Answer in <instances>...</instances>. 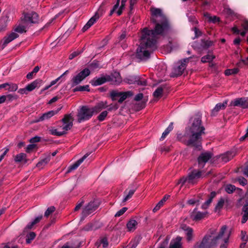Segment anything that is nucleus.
<instances>
[{
	"label": "nucleus",
	"instance_id": "nucleus-1",
	"mask_svg": "<svg viewBox=\"0 0 248 248\" xmlns=\"http://www.w3.org/2000/svg\"><path fill=\"white\" fill-rule=\"evenodd\" d=\"M150 11L151 20L155 26L154 30L144 28L141 32L140 46L137 49V56L141 59L148 58L155 48L158 35L165 36L171 31L169 21L161 9L152 7Z\"/></svg>",
	"mask_w": 248,
	"mask_h": 248
},
{
	"label": "nucleus",
	"instance_id": "nucleus-2",
	"mask_svg": "<svg viewBox=\"0 0 248 248\" xmlns=\"http://www.w3.org/2000/svg\"><path fill=\"white\" fill-rule=\"evenodd\" d=\"M191 125L186 128L184 136L178 135V140L187 145H191L201 150L202 135L204 134V127L201 124L199 117L191 119Z\"/></svg>",
	"mask_w": 248,
	"mask_h": 248
},
{
	"label": "nucleus",
	"instance_id": "nucleus-3",
	"mask_svg": "<svg viewBox=\"0 0 248 248\" xmlns=\"http://www.w3.org/2000/svg\"><path fill=\"white\" fill-rule=\"evenodd\" d=\"M230 232L226 226H223L217 233L205 235L201 242L196 244L194 248H215L217 244L220 245V248H226Z\"/></svg>",
	"mask_w": 248,
	"mask_h": 248
},
{
	"label": "nucleus",
	"instance_id": "nucleus-4",
	"mask_svg": "<svg viewBox=\"0 0 248 248\" xmlns=\"http://www.w3.org/2000/svg\"><path fill=\"white\" fill-rule=\"evenodd\" d=\"M93 115V110L90 107L83 106L79 108L78 111L77 121L81 123L89 120Z\"/></svg>",
	"mask_w": 248,
	"mask_h": 248
},
{
	"label": "nucleus",
	"instance_id": "nucleus-5",
	"mask_svg": "<svg viewBox=\"0 0 248 248\" xmlns=\"http://www.w3.org/2000/svg\"><path fill=\"white\" fill-rule=\"evenodd\" d=\"M201 176L202 171L194 170L189 173L187 177L182 178L179 180V184H182V185L186 184L187 185H194L197 182Z\"/></svg>",
	"mask_w": 248,
	"mask_h": 248
},
{
	"label": "nucleus",
	"instance_id": "nucleus-6",
	"mask_svg": "<svg viewBox=\"0 0 248 248\" xmlns=\"http://www.w3.org/2000/svg\"><path fill=\"white\" fill-rule=\"evenodd\" d=\"M190 59V58H186L178 62L171 72V77H174L181 75L185 70L186 63L189 62Z\"/></svg>",
	"mask_w": 248,
	"mask_h": 248
},
{
	"label": "nucleus",
	"instance_id": "nucleus-7",
	"mask_svg": "<svg viewBox=\"0 0 248 248\" xmlns=\"http://www.w3.org/2000/svg\"><path fill=\"white\" fill-rule=\"evenodd\" d=\"M99 205V202L97 200H93L90 202L83 209L81 219H84L86 217L93 212L98 208Z\"/></svg>",
	"mask_w": 248,
	"mask_h": 248
},
{
	"label": "nucleus",
	"instance_id": "nucleus-8",
	"mask_svg": "<svg viewBox=\"0 0 248 248\" xmlns=\"http://www.w3.org/2000/svg\"><path fill=\"white\" fill-rule=\"evenodd\" d=\"M73 121V115L71 113L64 116L62 119V124L60 126L61 130L63 132V134L72 127Z\"/></svg>",
	"mask_w": 248,
	"mask_h": 248
},
{
	"label": "nucleus",
	"instance_id": "nucleus-9",
	"mask_svg": "<svg viewBox=\"0 0 248 248\" xmlns=\"http://www.w3.org/2000/svg\"><path fill=\"white\" fill-rule=\"evenodd\" d=\"M90 74V71L88 68H85L82 71L74 76L71 79L72 86L79 84L84 78Z\"/></svg>",
	"mask_w": 248,
	"mask_h": 248
},
{
	"label": "nucleus",
	"instance_id": "nucleus-10",
	"mask_svg": "<svg viewBox=\"0 0 248 248\" xmlns=\"http://www.w3.org/2000/svg\"><path fill=\"white\" fill-rule=\"evenodd\" d=\"M124 81L129 84H137L139 85L145 86L146 85V80L143 79L139 76H129L126 77Z\"/></svg>",
	"mask_w": 248,
	"mask_h": 248
},
{
	"label": "nucleus",
	"instance_id": "nucleus-11",
	"mask_svg": "<svg viewBox=\"0 0 248 248\" xmlns=\"http://www.w3.org/2000/svg\"><path fill=\"white\" fill-rule=\"evenodd\" d=\"M38 21V16L35 12H30L26 13L24 15V18L22 20L24 24L36 23Z\"/></svg>",
	"mask_w": 248,
	"mask_h": 248
},
{
	"label": "nucleus",
	"instance_id": "nucleus-12",
	"mask_svg": "<svg viewBox=\"0 0 248 248\" xmlns=\"http://www.w3.org/2000/svg\"><path fill=\"white\" fill-rule=\"evenodd\" d=\"M212 44L213 42L210 41L202 40L200 42H194L192 46L194 49L201 51L203 49H207Z\"/></svg>",
	"mask_w": 248,
	"mask_h": 248
},
{
	"label": "nucleus",
	"instance_id": "nucleus-13",
	"mask_svg": "<svg viewBox=\"0 0 248 248\" xmlns=\"http://www.w3.org/2000/svg\"><path fill=\"white\" fill-rule=\"evenodd\" d=\"M212 154L209 152L202 153L198 159L199 167L203 168L205 164L212 157Z\"/></svg>",
	"mask_w": 248,
	"mask_h": 248
},
{
	"label": "nucleus",
	"instance_id": "nucleus-14",
	"mask_svg": "<svg viewBox=\"0 0 248 248\" xmlns=\"http://www.w3.org/2000/svg\"><path fill=\"white\" fill-rule=\"evenodd\" d=\"M18 37V35L15 32H13L11 33L8 36L5 37L1 41L0 44V47H1V49H3L7 45V44H8L14 39L17 38Z\"/></svg>",
	"mask_w": 248,
	"mask_h": 248
},
{
	"label": "nucleus",
	"instance_id": "nucleus-15",
	"mask_svg": "<svg viewBox=\"0 0 248 248\" xmlns=\"http://www.w3.org/2000/svg\"><path fill=\"white\" fill-rule=\"evenodd\" d=\"M120 0H117L116 3L113 6L112 9L110 11V15H112L113 13L116 12L118 16H120L122 13V11L124 9L126 0H122L121 5L119 7Z\"/></svg>",
	"mask_w": 248,
	"mask_h": 248
},
{
	"label": "nucleus",
	"instance_id": "nucleus-16",
	"mask_svg": "<svg viewBox=\"0 0 248 248\" xmlns=\"http://www.w3.org/2000/svg\"><path fill=\"white\" fill-rule=\"evenodd\" d=\"M111 95L113 97H119L118 102L119 103L123 102L128 96H132L133 93L131 92H127L124 93H121L117 92H112Z\"/></svg>",
	"mask_w": 248,
	"mask_h": 248
},
{
	"label": "nucleus",
	"instance_id": "nucleus-17",
	"mask_svg": "<svg viewBox=\"0 0 248 248\" xmlns=\"http://www.w3.org/2000/svg\"><path fill=\"white\" fill-rule=\"evenodd\" d=\"M108 81L111 82L112 84H119L122 81V78H121L119 73L117 72H114L109 76H107Z\"/></svg>",
	"mask_w": 248,
	"mask_h": 248
},
{
	"label": "nucleus",
	"instance_id": "nucleus-18",
	"mask_svg": "<svg viewBox=\"0 0 248 248\" xmlns=\"http://www.w3.org/2000/svg\"><path fill=\"white\" fill-rule=\"evenodd\" d=\"M233 106H237L242 108H248V97L236 98L233 101Z\"/></svg>",
	"mask_w": 248,
	"mask_h": 248
},
{
	"label": "nucleus",
	"instance_id": "nucleus-19",
	"mask_svg": "<svg viewBox=\"0 0 248 248\" xmlns=\"http://www.w3.org/2000/svg\"><path fill=\"white\" fill-rule=\"evenodd\" d=\"M207 214V212H201L197 211V208H195L191 213L190 217L194 220H200L205 217Z\"/></svg>",
	"mask_w": 248,
	"mask_h": 248
},
{
	"label": "nucleus",
	"instance_id": "nucleus-20",
	"mask_svg": "<svg viewBox=\"0 0 248 248\" xmlns=\"http://www.w3.org/2000/svg\"><path fill=\"white\" fill-rule=\"evenodd\" d=\"M182 237L177 236L171 240L169 248H183Z\"/></svg>",
	"mask_w": 248,
	"mask_h": 248
},
{
	"label": "nucleus",
	"instance_id": "nucleus-21",
	"mask_svg": "<svg viewBox=\"0 0 248 248\" xmlns=\"http://www.w3.org/2000/svg\"><path fill=\"white\" fill-rule=\"evenodd\" d=\"M227 101H225L222 103H219L217 104L214 108L211 111V115L212 116H216L218 112L223 109H224L227 105Z\"/></svg>",
	"mask_w": 248,
	"mask_h": 248
},
{
	"label": "nucleus",
	"instance_id": "nucleus-22",
	"mask_svg": "<svg viewBox=\"0 0 248 248\" xmlns=\"http://www.w3.org/2000/svg\"><path fill=\"white\" fill-rule=\"evenodd\" d=\"M181 228L185 232L187 241L188 242L191 241L193 237V231L192 229L186 225L182 226Z\"/></svg>",
	"mask_w": 248,
	"mask_h": 248
},
{
	"label": "nucleus",
	"instance_id": "nucleus-23",
	"mask_svg": "<svg viewBox=\"0 0 248 248\" xmlns=\"http://www.w3.org/2000/svg\"><path fill=\"white\" fill-rule=\"evenodd\" d=\"M107 81H108L107 76L96 77L91 81L90 83L93 86H97L104 84Z\"/></svg>",
	"mask_w": 248,
	"mask_h": 248
},
{
	"label": "nucleus",
	"instance_id": "nucleus-24",
	"mask_svg": "<svg viewBox=\"0 0 248 248\" xmlns=\"http://www.w3.org/2000/svg\"><path fill=\"white\" fill-rule=\"evenodd\" d=\"M89 154H86L82 158L78 159L76 163L69 167L67 170V172H70L71 171L76 170L81 164L83 161L89 156Z\"/></svg>",
	"mask_w": 248,
	"mask_h": 248
},
{
	"label": "nucleus",
	"instance_id": "nucleus-25",
	"mask_svg": "<svg viewBox=\"0 0 248 248\" xmlns=\"http://www.w3.org/2000/svg\"><path fill=\"white\" fill-rule=\"evenodd\" d=\"M41 83L42 80L37 79L27 85L26 87L28 92H30L33 91L36 88L39 87L41 84Z\"/></svg>",
	"mask_w": 248,
	"mask_h": 248
},
{
	"label": "nucleus",
	"instance_id": "nucleus-26",
	"mask_svg": "<svg viewBox=\"0 0 248 248\" xmlns=\"http://www.w3.org/2000/svg\"><path fill=\"white\" fill-rule=\"evenodd\" d=\"M99 17V15L98 14H95V15L91 18L86 25L83 27L82 31H87L96 21Z\"/></svg>",
	"mask_w": 248,
	"mask_h": 248
},
{
	"label": "nucleus",
	"instance_id": "nucleus-27",
	"mask_svg": "<svg viewBox=\"0 0 248 248\" xmlns=\"http://www.w3.org/2000/svg\"><path fill=\"white\" fill-rule=\"evenodd\" d=\"M107 107V105L106 102H100L94 107H92L91 108L93 110V114H94V113H97L100 112L103 109L106 108Z\"/></svg>",
	"mask_w": 248,
	"mask_h": 248
},
{
	"label": "nucleus",
	"instance_id": "nucleus-28",
	"mask_svg": "<svg viewBox=\"0 0 248 248\" xmlns=\"http://www.w3.org/2000/svg\"><path fill=\"white\" fill-rule=\"evenodd\" d=\"M57 111L51 110L45 113L38 118L37 121H43L44 120L48 119L54 116L57 113Z\"/></svg>",
	"mask_w": 248,
	"mask_h": 248
},
{
	"label": "nucleus",
	"instance_id": "nucleus-29",
	"mask_svg": "<svg viewBox=\"0 0 248 248\" xmlns=\"http://www.w3.org/2000/svg\"><path fill=\"white\" fill-rule=\"evenodd\" d=\"M216 195L217 193L216 192H212L209 196L208 199L202 205V208L203 209H207L212 202L213 199L216 197Z\"/></svg>",
	"mask_w": 248,
	"mask_h": 248
},
{
	"label": "nucleus",
	"instance_id": "nucleus-30",
	"mask_svg": "<svg viewBox=\"0 0 248 248\" xmlns=\"http://www.w3.org/2000/svg\"><path fill=\"white\" fill-rule=\"evenodd\" d=\"M204 16L208 22L216 23L219 21V18L216 16H211L209 14L206 13L204 14Z\"/></svg>",
	"mask_w": 248,
	"mask_h": 248
},
{
	"label": "nucleus",
	"instance_id": "nucleus-31",
	"mask_svg": "<svg viewBox=\"0 0 248 248\" xmlns=\"http://www.w3.org/2000/svg\"><path fill=\"white\" fill-rule=\"evenodd\" d=\"M242 223H245L248 219V205H245L242 208Z\"/></svg>",
	"mask_w": 248,
	"mask_h": 248
},
{
	"label": "nucleus",
	"instance_id": "nucleus-32",
	"mask_svg": "<svg viewBox=\"0 0 248 248\" xmlns=\"http://www.w3.org/2000/svg\"><path fill=\"white\" fill-rule=\"evenodd\" d=\"M231 155V152H228L226 153L219 155L217 157V159L220 162L226 163L230 159V156Z\"/></svg>",
	"mask_w": 248,
	"mask_h": 248
},
{
	"label": "nucleus",
	"instance_id": "nucleus-33",
	"mask_svg": "<svg viewBox=\"0 0 248 248\" xmlns=\"http://www.w3.org/2000/svg\"><path fill=\"white\" fill-rule=\"evenodd\" d=\"M27 155L24 153H20L15 156L14 160L16 162H20L21 161L27 162Z\"/></svg>",
	"mask_w": 248,
	"mask_h": 248
},
{
	"label": "nucleus",
	"instance_id": "nucleus-34",
	"mask_svg": "<svg viewBox=\"0 0 248 248\" xmlns=\"http://www.w3.org/2000/svg\"><path fill=\"white\" fill-rule=\"evenodd\" d=\"M138 225L137 222L134 219L130 220L127 223V228L129 231L135 230Z\"/></svg>",
	"mask_w": 248,
	"mask_h": 248
},
{
	"label": "nucleus",
	"instance_id": "nucleus-35",
	"mask_svg": "<svg viewBox=\"0 0 248 248\" xmlns=\"http://www.w3.org/2000/svg\"><path fill=\"white\" fill-rule=\"evenodd\" d=\"M169 197V195H165L164 197V198L157 204L155 207L153 209V212H155L157 210H158Z\"/></svg>",
	"mask_w": 248,
	"mask_h": 248
},
{
	"label": "nucleus",
	"instance_id": "nucleus-36",
	"mask_svg": "<svg viewBox=\"0 0 248 248\" xmlns=\"http://www.w3.org/2000/svg\"><path fill=\"white\" fill-rule=\"evenodd\" d=\"M42 216H40L36 217L31 222L27 225L25 229H31L35 224L38 223L42 219Z\"/></svg>",
	"mask_w": 248,
	"mask_h": 248
},
{
	"label": "nucleus",
	"instance_id": "nucleus-37",
	"mask_svg": "<svg viewBox=\"0 0 248 248\" xmlns=\"http://www.w3.org/2000/svg\"><path fill=\"white\" fill-rule=\"evenodd\" d=\"M172 129L173 123H171L168 126V127L166 129L165 131L162 133L160 140H163L165 138V137L168 135V134L172 130Z\"/></svg>",
	"mask_w": 248,
	"mask_h": 248
},
{
	"label": "nucleus",
	"instance_id": "nucleus-38",
	"mask_svg": "<svg viewBox=\"0 0 248 248\" xmlns=\"http://www.w3.org/2000/svg\"><path fill=\"white\" fill-rule=\"evenodd\" d=\"M50 161V156H48L40 161L36 165L38 168H42Z\"/></svg>",
	"mask_w": 248,
	"mask_h": 248
},
{
	"label": "nucleus",
	"instance_id": "nucleus-39",
	"mask_svg": "<svg viewBox=\"0 0 248 248\" xmlns=\"http://www.w3.org/2000/svg\"><path fill=\"white\" fill-rule=\"evenodd\" d=\"M7 87L6 88V90L10 92H15L18 89V86L16 84L14 83H8Z\"/></svg>",
	"mask_w": 248,
	"mask_h": 248
},
{
	"label": "nucleus",
	"instance_id": "nucleus-40",
	"mask_svg": "<svg viewBox=\"0 0 248 248\" xmlns=\"http://www.w3.org/2000/svg\"><path fill=\"white\" fill-rule=\"evenodd\" d=\"M101 245L103 248H106L108 247V242L106 237L102 238L96 243V245L97 246V247H99Z\"/></svg>",
	"mask_w": 248,
	"mask_h": 248
},
{
	"label": "nucleus",
	"instance_id": "nucleus-41",
	"mask_svg": "<svg viewBox=\"0 0 248 248\" xmlns=\"http://www.w3.org/2000/svg\"><path fill=\"white\" fill-rule=\"evenodd\" d=\"M135 191V189H131L128 191V192H127L126 191H125V196L123 200V202H125L129 199H130L133 195L134 194V192Z\"/></svg>",
	"mask_w": 248,
	"mask_h": 248
},
{
	"label": "nucleus",
	"instance_id": "nucleus-42",
	"mask_svg": "<svg viewBox=\"0 0 248 248\" xmlns=\"http://www.w3.org/2000/svg\"><path fill=\"white\" fill-rule=\"evenodd\" d=\"M223 202L224 206L228 208L231 206L232 201L231 199L229 198L228 196H224L222 197Z\"/></svg>",
	"mask_w": 248,
	"mask_h": 248
},
{
	"label": "nucleus",
	"instance_id": "nucleus-43",
	"mask_svg": "<svg viewBox=\"0 0 248 248\" xmlns=\"http://www.w3.org/2000/svg\"><path fill=\"white\" fill-rule=\"evenodd\" d=\"M50 133L53 135L62 136L63 135V132L61 130L60 127L57 129L51 128L49 130Z\"/></svg>",
	"mask_w": 248,
	"mask_h": 248
},
{
	"label": "nucleus",
	"instance_id": "nucleus-44",
	"mask_svg": "<svg viewBox=\"0 0 248 248\" xmlns=\"http://www.w3.org/2000/svg\"><path fill=\"white\" fill-rule=\"evenodd\" d=\"M28 25V24L19 25L15 29V31L16 32L20 33L25 32Z\"/></svg>",
	"mask_w": 248,
	"mask_h": 248
},
{
	"label": "nucleus",
	"instance_id": "nucleus-45",
	"mask_svg": "<svg viewBox=\"0 0 248 248\" xmlns=\"http://www.w3.org/2000/svg\"><path fill=\"white\" fill-rule=\"evenodd\" d=\"M215 58L212 54H208V55L202 57L201 59V61L202 62H210Z\"/></svg>",
	"mask_w": 248,
	"mask_h": 248
},
{
	"label": "nucleus",
	"instance_id": "nucleus-46",
	"mask_svg": "<svg viewBox=\"0 0 248 248\" xmlns=\"http://www.w3.org/2000/svg\"><path fill=\"white\" fill-rule=\"evenodd\" d=\"M163 88L161 87H158L156 89V90L154 93V95L155 98L160 97L162 94L163 93Z\"/></svg>",
	"mask_w": 248,
	"mask_h": 248
},
{
	"label": "nucleus",
	"instance_id": "nucleus-47",
	"mask_svg": "<svg viewBox=\"0 0 248 248\" xmlns=\"http://www.w3.org/2000/svg\"><path fill=\"white\" fill-rule=\"evenodd\" d=\"M240 237L243 242H247L248 241V236L246 231H241Z\"/></svg>",
	"mask_w": 248,
	"mask_h": 248
},
{
	"label": "nucleus",
	"instance_id": "nucleus-48",
	"mask_svg": "<svg viewBox=\"0 0 248 248\" xmlns=\"http://www.w3.org/2000/svg\"><path fill=\"white\" fill-rule=\"evenodd\" d=\"M235 181L238 182L239 183L243 186H245L247 184V179L244 178L243 177H240L237 178H236Z\"/></svg>",
	"mask_w": 248,
	"mask_h": 248
},
{
	"label": "nucleus",
	"instance_id": "nucleus-49",
	"mask_svg": "<svg viewBox=\"0 0 248 248\" xmlns=\"http://www.w3.org/2000/svg\"><path fill=\"white\" fill-rule=\"evenodd\" d=\"M223 202V198L221 197L216 206V210H220L224 206Z\"/></svg>",
	"mask_w": 248,
	"mask_h": 248
},
{
	"label": "nucleus",
	"instance_id": "nucleus-50",
	"mask_svg": "<svg viewBox=\"0 0 248 248\" xmlns=\"http://www.w3.org/2000/svg\"><path fill=\"white\" fill-rule=\"evenodd\" d=\"M107 115V111H104L99 115V116H98V119L99 120V121H103L105 120Z\"/></svg>",
	"mask_w": 248,
	"mask_h": 248
},
{
	"label": "nucleus",
	"instance_id": "nucleus-51",
	"mask_svg": "<svg viewBox=\"0 0 248 248\" xmlns=\"http://www.w3.org/2000/svg\"><path fill=\"white\" fill-rule=\"evenodd\" d=\"M145 106V102L144 101H141L137 103L136 105L135 108L137 110H140L142 108H144Z\"/></svg>",
	"mask_w": 248,
	"mask_h": 248
},
{
	"label": "nucleus",
	"instance_id": "nucleus-52",
	"mask_svg": "<svg viewBox=\"0 0 248 248\" xmlns=\"http://www.w3.org/2000/svg\"><path fill=\"white\" fill-rule=\"evenodd\" d=\"M127 210V208L123 207L119 211H118L115 215V217H119L123 215Z\"/></svg>",
	"mask_w": 248,
	"mask_h": 248
},
{
	"label": "nucleus",
	"instance_id": "nucleus-53",
	"mask_svg": "<svg viewBox=\"0 0 248 248\" xmlns=\"http://www.w3.org/2000/svg\"><path fill=\"white\" fill-rule=\"evenodd\" d=\"M55 210V208L54 206H51L47 208L46 211L45 213V216L47 217L49 216L51 213H52Z\"/></svg>",
	"mask_w": 248,
	"mask_h": 248
},
{
	"label": "nucleus",
	"instance_id": "nucleus-54",
	"mask_svg": "<svg viewBox=\"0 0 248 248\" xmlns=\"http://www.w3.org/2000/svg\"><path fill=\"white\" fill-rule=\"evenodd\" d=\"M89 86L88 85L79 86L76 88L75 91H89Z\"/></svg>",
	"mask_w": 248,
	"mask_h": 248
},
{
	"label": "nucleus",
	"instance_id": "nucleus-55",
	"mask_svg": "<svg viewBox=\"0 0 248 248\" xmlns=\"http://www.w3.org/2000/svg\"><path fill=\"white\" fill-rule=\"evenodd\" d=\"M27 237L28 238L26 239V242L30 243L31 241L35 238V234L33 232H31L29 234Z\"/></svg>",
	"mask_w": 248,
	"mask_h": 248
},
{
	"label": "nucleus",
	"instance_id": "nucleus-56",
	"mask_svg": "<svg viewBox=\"0 0 248 248\" xmlns=\"http://www.w3.org/2000/svg\"><path fill=\"white\" fill-rule=\"evenodd\" d=\"M169 242L168 239L165 240L161 243L158 248H166Z\"/></svg>",
	"mask_w": 248,
	"mask_h": 248
},
{
	"label": "nucleus",
	"instance_id": "nucleus-57",
	"mask_svg": "<svg viewBox=\"0 0 248 248\" xmlns=\"http://www.w3.org/2000/svg\"><path fill=\"white\" fill-rule=\"evenodd\" d=\"M225 191L228 193H232V186L231 185H227L225 187Z\"/></svg>",
	"mask_w": 248,
	"mask_h": 248
},
{
	"label": "nucleus",
	"instance_id": "nucleus-58",
	"mask_svg": "<svg viewBox=\"0 0 248 248\" xmlns=\"http://www.w3.org/2000/svg\"><path fill=\"white\" fill-rule=\"evenodd\" d=\"M200 202L199 200H196L195 198L191 199H190L187 201V203L190 205H193V204H195L197 202Z\"/></svg>",
	"mask_w": 248,
	"mask_h": 248
},
{
	"label": "nucleus",
	"instance_id": "nucleus-59",
	"mask_svg": "<svg viewBox=\"0 0 248 248\" xmlns=\"http://www.w3.org/2000/svg\"><path fill=\"white\" fill-rule=\"evenodd\" d=\"M18 93L21 94H27L29 92H28L26 87H25V88H22V89H19L18 91Z\"/></svg>",
	"mask_w": 248,
	"mask_h": 248
},
{
	"label": "nucleus",
	"instance_id": "nucleus-60",
	"mask_svg": "<svg viewBox=\"0 0 248 248\" xmlns=\"http://www.w3.org/2000/svg\"><path fill=\"white\" fill-rule=\"evenodd\" d=\"M40 140V138L39 137H34L30 139V141L31 143H35L39 142Z\"/></svg>",
	"mask_w": 248,
	"mask_h": 248
},
{
	"label": "nucleus",
	"instance_id": "nucleus-61",
	"mask_svg": "<svg viewBox=\"0 0 248 248\" xmlns=\"http://www.w3.org/2000/svg\"><path fill=\"white\" fill-rule=\"evenodd\" d=\"M35 147V145L34 144H30L28 145V146L26 148V152H30L31 150H32Z\"/></svg>",
	"mask_w": 248,
	"mask_h": 248
},
{
	"label": "nucleus",
	"instance_id": "nucleus-62",
	"mask_svg": "<svg viewBox=\"0 0 248 248\" xmlns=\"http://www.w3.org/2000/svg\"><path fill=\"white\" fill-rule=\"evenodd\" d=\"M138 242L137 240H134L133 242L129 244V248H135L138 245Z\"/></svg>",
	"mask_w": 248,
	"mask_h": 248
},
{
	"label": "nucleus",
	"instance_id": "nucleus-63",
	"mask_svg": "<svg viewBox=\"0 0 248 248\" xmlns=\"http://www.w3.org/2000/svg\"><path fill=\"white\" fill-rule=\"evenodd\" d=\"M143 98V94L142 93H139L137 94L135 97V100L137 101H139L141 100Z\"/></svg>",
	"mask_w": 248,
	"mask_h": 248
},
{
	"label": "nucleus",
	"instance_id": "nucleus-64",
	"mask_svg": "<svg viewBox=\"0 0 248 248\" xmlns=\"http://www.w3.org/2000/svg\"><path fill=\"white\" fill-rule=\"evenodd\" d=\"M242 27L246 31H248V21H245L242 24Z\"/></svg>",
	"mask_w": 248,
	"mask_h": 248
}]
</instances>
